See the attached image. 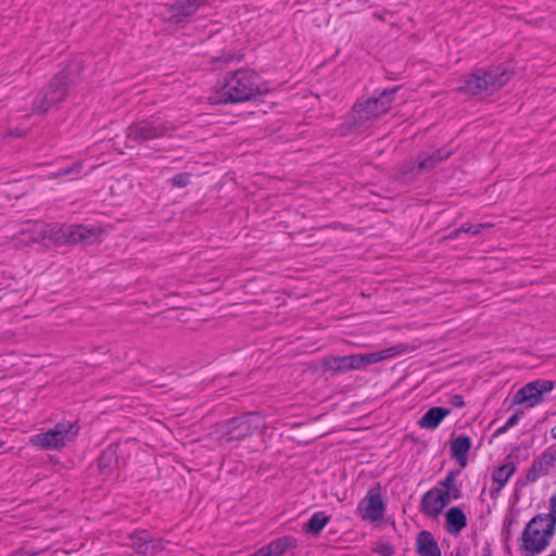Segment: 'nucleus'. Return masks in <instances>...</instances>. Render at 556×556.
Returning a JSON list of instances; mask_svg holds the SVG:
<instances>
[{
	"label": "nucleus",
	"instance_id": "nucleus-3",
	"mask_svg": "<svg viewBox=\"0 0 556 556\" xmlns=\"http://www.w3.org/2000/svg\"><path fill=\"white\" fill-rule=\"evenodd\" d=\"M556 533L554 520L540 514L526 525L519 539L518 549L521 556H539L552 543Z\"/></svg>",
	"mask_w": 556,
	"mask_h": 556
},
{
	"label": "nucleus",
	"instance_id": "nucleus-5",
	"mask_svg": "<svg viewBox=\"0 0 556 556\" xmlns=\"http://www.w3.org/2000/svg\"><path fill=\"white\" fill-rule=\"evenodd\" d=\"M174 130L172 122L161 115H153L130 124L126 129V139L138 144H148L153 140L169 137Z\"/></svg>",
	"mask_w": 556,
	"mask_h": 556
},
{
	"label": "nucleus",
	"instance_id": "nucleus-36",
	"mask_svg": "<svg viewBox=\"0 0 556 556\" xmlns=\"http://www.w3.org/2000/svg\"><path fill=\"white\" fill-rule=\"evenodd\" d=\"M448 493H450V496H451L452 501L453 500H458V498L462 497V491H460V489L457 485H455L454 488L448 490Z\"/></svg>",
	"mask_w": 556,
	"mask_h": 556
},
{
	"label": "nucleus",
	"instance_id": "nucleus-29",
	"mask_svg": "<svg viewBox=\"0 0 556 556\" xmlns=\"http://www.w3.org/2000/svg\"><path fill=\"white\" fill-rule=\"evenodd\" d=\"M66 231H67V239L70 241L68 244L81 243L80 230H79V226L77 224L67 225Z\"/></svg>",
	"mask_w": 556,
	"mask_h": 556
},
{
	"label": "nucleus",
	"instance_id": "nucleus-12",
	"mask_svg": "<svg viewBox=\"0 0 556 556\" xmlns=\"http://www.w3.org/2000/svg\"><path fill=\"white\" fill-rule=\"evenodd\" d=\"M206 2L207 0H176L167 9L166 18L173 24H186Z\"/></svg>",
	"mask_w": 556,
	"mask_h": 556
},
{
	"label": "nucleus",
	"instance_id": "nucleus-15",
	"mask_svg": "<svg viewBox=\"0 0 556 556\" xmlns=\"http://www.w3.org/2000/svg\"><path fill=\"white\" fill-rule=\"evenodd\" d=\"M444 509L443 495L440 488H433L426 492L421 498V511L430 517L439 516Z\"/></svg>",
	"mask_w": 556,
	"mask_h": 556
},
{
	"label": "nucleus",
	"instance_id": "nucleus-46",
	"mask_svg": "<svg viewBox=\"0 0 556 556\" xmlns=\"http://www.w3.org/2000/svg\"><path fill=\"white\" fill-rule=\"evenodd\" d=\"M456 556H459V555H456Z\"/></svg>",
	"mask_w": 556,
	"mask_h": 556
},
{
	"label": "nucleus",
	"instance_id": "nucleus-17",
	"mask_svg": "<svg viewBox=\"0 0 556 556\" xmlns=\"http://www.w3.org/2000/svg\"><path fill=\"white\" fill-rule=\"evenodd\" d=\"M416 552L419 556H441L438 542L429 531H421L417 535Z\"/></svg>",
	"mask_w": 556,
	"mask_h": 556
},
{
	"label": "nucleus",
	"instance_id": "nucleus-24",
	"mask_svg": "<svg viewBox=\"0 0 556 556\" xmlns=\"http://www.w3.org/2000/svg\"><path fill=\"white\" fill-rule=\"evenodd\" d=\"M329 521L330 516L325 511L319 510L314 513L307 522L304 523L303 530L305 533L311 534L312 536H318Z\"/></svg>",
	"mask_w": 556,
	"mask_h": 556
},
{
	"label": "nucleus",
	"instance_id": "nucleus-8",
	"mask_svg": "<svg viewBox=\"0 0 556 556\" xmlns=\"http://www.w3.org/2000/svg\"><path fill=\"white\" fill-rule=\"evenodd\" d=\"M386 504L382 500L379 488H371L366 496L358 503L356 513L369 522H378L383 519Z\"/></svg>",
	"mask_w": 556,
	"mask_h": 556
},
{
	"label": "nucleus",
	"instance_id": "nucleus-27",
	"mask_svg": "<svg viewBox=\"0 0 556 556\" xmlns=\"http://www.w3.org/2000/svg\"><path fill=\"white\" fill-rule=\"evenodd\" d=\"M372 553L379 554L380 556H392L394 554V547L391 543L379 540L371 547Z\"/></svg>",
	"mask_w": 556,
	"mask_h": 556
},
{
	"label": "nucleus",
	"instance_id": "nucleus-19",
	"mask_svg": "<svg viewBox=\"0 0 556 556\" xmlns=\"http://www.w3.org/2000/svg\"><path fill=\"white\" fill-rule=\"evenodd\" d=\"M450 414V408L441 406L432 407L419 419L418 425L420 428L428 430L437 429L441 421Z\"/></svg>",
	"mask_w": 556,
	"mask_h": 556
},
{
	"label": "nucleus",
	"instance_id": "nucleus-2",
	"mask_svg": "<svg viewBox=\"0 0 556 556\" xmlns=\"http://www.w3.org/2000/svg\"><path fill=\"white\" fill-rule=\"evenodd\" d=\"M397 87L384 89L379 97H372L366 101H358L353 105L351 113L341 126V132H361L369 125L384 115L391 109Z\"/></svg>",
	"mask_w": 556,
	"mask_h": 556
},
{
	"label": "nucleus",
	"instance_id": "nucleus-33",
	"mask_svg": "<svg viewBox=\"0 0 556 556\" xmlns=\"http://www.w3.org/2000/svg\"><path fill=\"white\" fill-rule=\"evenodd\" d=\"M458 471H450L446 477L440 482L442 490H451L456 485V476Z\"/></svg>",
	"mask_w": 556,
	"mask_h": 556
},
{
	"label": "nucleus",
	"instance_id": "nucleus-22",
	"mask_svg": "<svg viewBox=\"0 0 556 556\" xmlns=\"http://www.w3.org/2000/svg\"><path fill=\"white\" fill-rule=\"evenodd\" d=\"M295 545L296 540L294 538L281 536L263 546V549L267 556H281L288 549L295 547Z\"/></svg>",
	"mask_w": 556,
	"mask_h": 556
},
{
	"label": "nucleus",
	"instance_id": "nucleus-23",
	"mask_svg": "<svg viewBox=\"0 0 556 556\" xmlns=\"http://www.w3.org/2000/svg\"><path fill=\"white\" fill-rule=\"evenodd\" d=\"M516 466L513 462H507L504 465L500 466L496 470H494L492 475L493 482L497 484L495 490L491 491L492 497L495 496V493H498L504 485L508 482L510 477L515 473Z\"/></svg>",
	"mask_w": 556,
	"mask_h": 556
},
{
	"label": "nucleus",
	"instance_id": "nucleus-9",
	"mask_svg": "<svg viewBox=\"0 0 556 556\" xmlns=\"http://www.w3.org/2000/svg\"><path fill=\"white\" fill-rule=\"evenodd\" d=\"M554 388V383L551 380L538 379L529 382L519 389L513 401L515 404L526 403L529 407H533L543 401V394L551 392Z\"/></svg>",
	"mask_w": 556,
	"mask_h": 556
},
{
	"label": "nucleus",
	"instance_id": "nucleus-35",
	"mask_svg": "<svg viewBox=\"0 0 556 556\" xmlns=\"http://www.w3.org/2000/svg\"><path fill=\"white\" fill-rule=\"evenodd\" d=\"M450 403L455 406V407H463L465 405V402L463 400V396L459 395V394H454L451 400H450Z\"/></svg>",
	"mask_w": 556,
	"mask_h": 556
},
{
	"label": "nucleus",
	"instance_id": "nucleus-10",
	"mask_svg": "<svg viewBox=\"0 0 556 556\" xmlns=\"http://www.w3.org/2000/svg\"><path fill=\"white\" fill-rule=\"evenodd\" d=\"M252 414L233 417L219 427L220 442L229 443L231 441H240L252 435L253 427L251 425Z\"/></svg>",
	"mask_w": 556,
	"mask_h": 556
},
{
	"label": "nucleus",
	"instance_id": "nucleus-6",
	"mask_svg": "<svg viewBox=\"0 0 556 556\" xmlns=\"http://www.w3.org/2000/svg\"><path fill=\"white\" fill-rule=\"evenodd\" d=\"M79 428L75 422L61 421L58 422L52 429L35 434L30 438V443L34 446L43 450H59L73 441L78 434Z\"/></svg>",
	"mask_w": 556,
	"mask_h": 556
},
{
	"label": "nucleus",
	"instance_id": "nucleus-13",
	"mask_svg": "<svg viewBox=\"0 0 556 556\" xmlns=\"http://www.w3.org/2000/svg\"><path fill=\"white\" fill-rule=\"evenodd\" d=\"M405 352V346L403 344L391 346L384 349L382 351L367 353V354H353L355 364H357L356 369H361L368 365L377 364L381 361L392 358L396 355Z\"/></svg>",
	"mask_w": 556,
	"mask_h": 556
},
{
	"label": "nucleus",
	"instance_id": "nucleus-18",
	"mask_svg": "<svg viewBox=\"0 0 556 556\" xmlns=\"http://www.w3.org/2000/svg\"><path fill=\"white\" fill-rule=\"evenodd\" d=\"M471 444L470 437L466 434H459L451 442V456L462 467L467 465V455L471 448Z\"/></svg>",
	"mask_w": 556,
	"mask_h": 556
},
{
	"label": "nucleus",
	"instance_id": "nucleus-16",
	"mask_svg": "<svg viewBox=\"0 0 556 556\" xmlns=\"http://www.w3.org/2000/svg\"><path fill=\"white\" fill-rule=\"evenodd\" d=\"M160 542L152 540L147 531L136 533L131 536V547L143 556H153L160 549Z\"/></svg>",
	"mask_w": 556,
	"mask_h": 556
},
{
	"label": "nucleus",
	"instance_id": "nucleus-43",
	"mask_svg": "<svg viewBox=\"0 0 556 556\" xmlns=\"http://www.w3.org/2000/svg\"><path fill=\"white\" fill-rule=\"evenodd\" d=\"M483 556H492L491 549L490 548H485Z\"/></svg>",
	"mask_w": 556,
	"mask_h": 556
},
{
	"label": "nucleus",
	"instance_id": "nucleus-41",
	"mask_svg": "<svg viewBox=\"0 0 556 556\" xmlns=\"http://www.w3.org/2000/svg\"><path fill=\"white\" fill-rule=\"evenodd\" d=\"M551 435H552L553 439L556 440V425L552 428Z\"/></svg>",
	"mask_w": 556,
	"mask_h": 556
},
{
	"label": "nucleus",
	"instance_id": "nucleus-14",
	"mask_svg": "<svg viewBox=\"0 0 556 556\" xmlns=\"http://www.w3.org/2000/svg\"><path fill=\"white\" fill-rule=\"evenodd\" d=\"M556 462V454L544 452L535 458L526 472V482L533 483L546 476Z\"/></svg>",
	"mask_w": 556,
	"mask_h": 556
},
{
	"label": "nucleus",
	"instance_id": "nucleus-44",
	"mask_svg": "<svg viewBox=\"0 0 556 556\" xmlns=\"http://www.w3.org/2000/svg\"><path fill=\"white\" fill-rule=\"evenodd\" d=\"M2 445H3V443H2V442H0V447H1Z\"/></svg>",
	"mask_w": 556,
	"mask_h": 556
},
{
	"label": "nucleus",
	"instance_id": "nucleus-40",
	"mask_svg": "<svg viewBox=\"0 0 556 556\" xmlns=\"http://www.w3.org/2000/svg\"><path fill=\"white\" fill-rule=\"evenodd\" d=\"M249 556H267L266 553L264 552L263 547L258 548L256 552L252 553L251 555Z\"/></svg>",
	"mask_w": 556,
	"mask_h": 556
},
{
	"label": "nucleus",
	"instance_id": "nucleus-4",
	"mask_svg": "<svg viewBox=\"0 0 556 556\" xmlns=\"http://www.w3.org/2000/svg\"><path fill=\"white\" fill-rule=\"evenodd\" d=\"M511 73L500 66L477 68L464 76L458 90L477 97H485L498 91L510 79Z\"/></svg>",
	"mask_w": 556,
	"mask_h": 556
},
{
	"label": "nucleus",
	"instance_id": "nucleus-11",
	"mask_svg": "<svg viewBox=\"0 0 556 556\" xmlns=\"http://www.w3.org/2000/svg\"><path fill=\"white\" fill-rule=\"evenodd\" d=\"M451 155L450 151H445L444 149L437 150L429 155H419V161L416 164L415 161H409L402 167V176L403 179H412L415 175L419 174L422 170H430L438 163L446 160Z\"/></svg>",
	"mask_w": 556,
	"mask_h": 556
},
{
	"label": "nucleus",
	"instance_id": "nucleus-21",
	"mask_svg": "<svg viewBox=\"0 0 556 556\" xmlns=\"http://www.w3.org/2000/svg\"><path fill=\"white\" fill-rule=\"evenodd\" d=\"M67 225H45L41 229L43 239H49L55 245H68Z\"/></svg>",
	"mask_w": 556,
	"mask_h": 556
},
{
	"label": "nucleus",
	"instance_id": "nucleus-45",
	"mask_svg": "<svg viewBox=\"0 0 556 556\" xmlns=\"http://www.w3.org/2000/svg\"><path fill=\"white\" fill-rule=\"evenodd\" d=\"M554 454H556V452Z\"/></svg>",
	"mask_w": 556,
	"mask_h": 556
},
{
	"label": "nucleus",
	"instance_id": "nucleus-31",
	"mask_svg": "<svg viewBox=\"0 0 556 556\" xmlns=\"http://www.w3.org/2000/svg\"><path fill=\"white\" fill-rule=\"evenodd\" d=\"M190 173H179L172 178V185L176 188H182L190 184Z\"/></svg>",
	"mask_w": 556,
	"mask_h": 556
},
{
	"label": "nucleus",
	"instance_id": "nucleus-1",
	"mask_svg": "<svg viewBox=\"0 0 556 556\" xmlns=\"http://www.w3.org/2000/svg\"><path fill=\"white\" fill-rule=\"evenodd\" d=\"M262 84L256 72L240 68L225 75L223 83L210 98L214 104L242 103L261 94Z\"/></svg>",
	"mask_w": 556,
	"mask_h": 556
},
{
	"label": "nucleus",
	"instance_id": "nucleus-25",
	"mask_svg": "<svg viewBox=\"0 0 556 556\" xmlns=\"http://www.w3.org/2000/svg\"><path fill=\"white\" fill-rule=\"evenodd\" d=\"M326 367L334 372L356 369L354 355L337 356L326 362Z\"/></svg>",
	"mask_w": 556,
	"mask_h": 556
},
{
	"label": "nucleus",
	"instance_id": "nucleus-39",
	"mask_svg": "<svg viewBox=\"0 0 556 556\" xmlns=\"http://www.w3.org/2000/svg\"><path fill=\"white\" fill-rule=\"evenodd\" d=\"M515 522V518L513 516H506L504 519V525L506 527H510Z\"/></svg>",
	"mask_w": 556,
	"mask_h": 556
},
{
	"label": "nucleus",
	"instance_id": "nucleus-38",
	"mask_svg": "<svg viewBox=\"0 0 556 556\" xmlns=\"http://www.w3.org/2000/svg\"><path fill=\"white\" fill-rule=\"evenodd\" d=\"M106 458H108V454H106V453H103V454L99 457V460H98V466H99V468H103V467H106V466H108Z\"/></svg>",
	"mask_w": 556,
	"mask_h": 556
},
{
	"label": "nucleus",
	"instance_id": "nucleus-42",
	"mask_svg": "<svg viewBox=\"0 0 556 556\" xmlns=\"http://www.w3.org/2000/svg\"><path fill=\"white\" fill-rule=\"evenodd\" d=\"M59 177H60V176H56V172L50 173V174L48 175V178H50V179H55V178H59Z\"/></svg>",
	"mask_w": 556,
	"mask_h": 556
},
{
	"label": "nucleus",
	"instance_id": "nucleus-34",
	"mask_svg": "<svg viewBox=\"0 0 556 556\" xmlns=\"http://www.w3.org/2000/svg\"><path fill=\"white\" fill-rule=\"evenodd\" d=\"M518 420H519V417H518L517 415H513V416H510V417L506 420V422H505L502 427H500V428L497 429V433H504V432H506L509 428L514 427V426L518 422Z\"/></svg>",
	"mask_w": 556,
	"mask_h": 556
},
{
	"label": "nucleus",
	"instance_id": "nucleus-28",
	"mask_svg": "<svg viewBox=\"0 0 556 556\" xmlns=\"http://www.w3.org/2000/svg\"><path fill=\"white\" fill-rule=\"evenodd\" d=\"M490 227H491V224H469V223H466V224H463L459 227L457 232H466V233H471V235H478L483 229H486V228H490Z\"/></svg>",
	"mask_w": 556,
	"mask_h": 556
},
{
	"label": "nucleus",
	"instance_id": "nucleus-37",
	"mask_svg": "<svg viewBox=\"0 0 556 556\" xmlns=\"http://www.w3.org/2000/svg\"><path fill=\"white\" fill-rule=\"evenodd\" d=\"M440 493L443 495L444 507H446L451 503V501H452V498L450 496V493H448V490L440 489Z\"/></svg>",
	"mask_w": 556,
	"mask_h": 556
},
{
	"label": "nucleus",
	"instance_id": "nucleus-26",
	"mask_svg": "<svg viewBox=\"0 0 556 556\" xmlns=\"http://www.w3.org/2000/svg\"><path fill=\"white\" fill-rule=\"evenodd\" d=\"M81 244H93L100 241L102 230L91 225H78Z\"/></svg>",
	"mask_w": 556,
	"mask_h": 556
},
{
	"label": "nucleus",
	"instance_id": "nucleus-20",
	"mask_svg": "<svg viewBox=\"0 0 556 556\" xmlns=\"http://www.w3.org/2000/svg\"><path fill=\"white\" fill-rule=\"evenodd\" d=\"M446 530L451 534H458L467 526L465 513L457 506L450 508L445 515Z\"/></svg>",
	"mask_w": 556,
	"mask_h": 556
},
{
	"label": "nucleus",
	"instance_id": "nucleus-30",
	"mask_svg": "<svg viewBox=\"0 0 556 556\" xmlns=\"http://www.w3.org/2000/svg\"><path fill=\"white\" fill-rule=\"evenodd\" d=\"M84 164L83 162H75L71 166H66L64 168H60L56 170V176H67L72 174L78 175L83 170Z\"/></svg>",
	"mask_w": 556,
	"mask_h": 556
},
{
	"label": "nucleus",
	"instance_id": "nucleus-32",
	"mask_svg": "<svg viewBox=\"0 0 556 556\" xmlns=\"http://www.w3.org/2000/svg\"><path fill=\"white\" fill-rule=\"evenodd\" d=\"M548 513H542V516H546L549 520H554V526L556 527V491L552 494L548 500Z\"/></svg>",
	"mask_w": 556,
	"mask_h": 556
},
{
	"label": "nucleus",
	"instance_id": "nucleus-7",
	"mask_svg": "<svg viewBox=\"0 0 556 556\" xmlns=\"http://www.w3.org/2000/svg\"><path fill=\"white\" fill-rule=\"evenodd\" d=\"M67 92V74L65 72H59L54 75L49 85L34 99V112H48L53 105L62 102L66 98Z\"/></svg>",
	"mask_w": 556,
	"mask_h": 556
}]
</instances>
